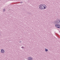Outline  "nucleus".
I'll use <instances>...</instances> for the list:
<instances>
[{"instance_id":"obj_1","label":"nucleus","mask_w":60,"mask_h":60,"mask_svg":"<svg viewBox=\"0 0 60 60\" xmlns=\"http://www.w3.org/2000/svg\"><path fill=\"white\" fill-rule=\"evenodd\" d=\"M39 9L40 10L45 9L47 7V6L45 4H40L39 6Z\"/></svg>"},{"instance_id":"obj_2","label":"nucleus","mask_w":60,"mask_h":60,"mask_svg":"<svg viewBox=\"0 0 60 60\" xmlns=\"http://www.w3.org/2000/svg\"><path fill=\"white\" fill-rule=\"evenodd\" d=\"M55 26L58 28H60V25H57V24H55Z\"/></svg>"},{"instance_id":"obj_3","label":"nucleus","mask_w":60,"mask_h":60,"mask_svg":"<svg viewBox=\"0 0 60 60\" xmlns=\"http://www.w3.org/2000/svg\"><path fill=\"white\" fill-rule=\"evenodd\" d=\"M0 52L1 53H5V51L3 49H1Z\"/></svg>"},{"instance_id":"obj_4","label":"nucleus","mask_w":60,"mask_h":60,"mask_svg":"<svg viewBox=\"0 0 60 60\" xmlns=\"http://www.w3.org/2000/svg\"><path fill=\"white\" fill-rule=\"evenodd\" d=\"M28 60H33V58L30 57H28Z\"/></svg>"},{"instance_id":"obj_5","label":"nucleus","mask_w":60,"mask_h":60,"mask_svg":"<svg viewBox=\"0 0 60 60\" xmlns=\"http://www.w3.org/2000/svg\"><path fill=\"white\" fill-rule=\"evenodd\" d=\"M57 23L60 25V20H59L57 21Z\"/></svg>"},{"instance_id":"obj_6","label":"nucleus","mask_w":60,"mask_h":60,"mask_svg":"<svg viewBox=\"0 0 60 60\" xmlns=\"http://www.w3.org/2000/svg\"><path fill=\"white\" fill-rule=\"evenodd\" d=\"M45 51L46 52H47V51H48V49L45 48Z\"/></svg>"},{"instance_id":"obj_7","label":"nucleus","mask_w":60,"mask_h":60,"mask_svg":"<svg viewBox=\"0 0 60 60\" xmlns=\"http://www.w3.org/2000/svg\"><path fill=\"white\" fill-rule=\"evenodd\" d=\"M21 48H22V49H24V47H23V46L22 47H21Z\"/></svg>"},{"instance_id":"obj_8","label":"nucleus","mask_w":60,"mask_h":60,"mask_svg":"<svg viewBox=\"0 0 60 60\" xmlns=\"http://www.w3.org/2000/svg\"><path fill=\"white\" fill-rule=\"evenodd\" d=\"M5 11V9H4V11H4H4Z\"/></svg>"},{"instance_id":"obj_9","label":"nucleus","mask_w":60,"mask_h":60,"mask_svg":"<svg viewBox=\"0 0 60 60\" xmlns=\"http://www.w3.org/2000/svg\"><path fill=\"white\" fill-rule=\"evenodd\" d=\"M23 3V2H20V4H22V3Z\"/></svg>"},{"instance_id":"obj_10","label":"nucleus","mask_w":60,"mask_h":60,"mask_svg":"<svg viewBox=\"0 0 60 60\" xmlns=\"http://www.w3.org/2000/svg\"><path fill=\"white\" fill-rule=\"evenodd\" d=\"M1 32H0V35L1 34Z\"/></svg>"}]
</instances>
